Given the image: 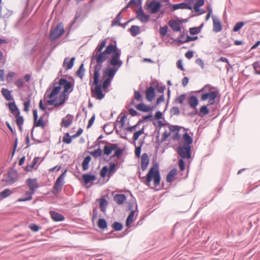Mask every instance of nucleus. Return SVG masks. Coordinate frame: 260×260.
I'll return each instance as SVG.
<instances>
[{
	"mask_svg": "<svg viewBox=\"0 0 260 260\" xmlns=\"http://www.w3.org/2000/svg\"><path fill=\"white\" fill-rule=\"evenodd\" d=\"M118 70V69L116 68L115 67L110 68H108L104 71V74L107 77L106 79H109L110 80H111L114 77Z\"/></svg>",
	"mask_w": 260,
	"mask_h": 260,
	"instance_id": "2eb2a0df",
	"label": "nucleus"
},
{
	"mask_svg": "<svg viewBox=\"0 0 260 260\" xmlns=\"http://www.w3.org/2000/svg\"><path fill=\"white\" fill-rule=\"evenodd\" d=\"M72 139L69 133H67L62 139V142L66 144H70L72 143Z\"/></svg>",
	"mask_w": 260,
	"mask_h": 260,
	"instance_id": "13d9d810",
	"label": "nucleus"
},
{
	"mask_svg": "<svg viewBox=\"0 0 260 260\" xmlns=\"http://www.w3.org/2000/svg\"><path fill=\"white\" fill-rule=\"evenodd\" d=\"M50 214L51 217L54 221L59 222L64 220V217L62 214L55 211H50Z\"/></svg>",
	"mask_w": 260,
	"mask_h": 260,
	"instance_id": "5701e85b",
	"label": "nucleus"
},
{
	"mask_svg": "<svg viewBox=\"0 0 260 260\" xmlns=\"http://www.w3.org/2000/svg\"><path fill=\"white\" fill-rule=\"evenodd\" d=\"M2 94L5 99L8 101H14V98L11 94V91L9 90L8 89L3 88L2 89Z\"/></svg>",
	"mask_w": 260,
	"mask_h": 260,
	"instance_id": "cd10ccee",
	"label": "nucleus"
},
{
	"mask_svg": "<svg viewBox=\"0 0 260 260\" xmlns=\"http://www.w3.org/2000/svg\"><path fill=\"white\" fill-rule=\"evenodd\" d=\"M182 22V21L180 20L179 21V22H178L176 20L171 19L169 21L168 24L174 31L179 32L181 31V29L180 23Z\"/></svg>",
	"mask_w": 260,
	"mask_h": 260,
	"instance_id": "a211bd4d",
	"label": "nucleus"
},
{
	"mask_svg": "<svg viewBox=\"0 0 260 260\" xmlns=\"http://www.w3.org/2000/svg\"><path fill=\"white\" fill-rule=\"evenodd\" d=\"M121 11H120L118 14L117 15L116 17L112 20V26L114 25H121V23L120 22V20L121 19Z\"/></svg>",
	"mask_w": 260,
	"mask_h": 260,
	"instance_id": "c03bdc74",
	"label": "nucleus"
},
{
	"mask_svg": "<svg viewBox=\"0 0 260 260\" xmlns=\"http://www.w3.org/2000/svg\"><path fill=\"white\" fill-rule=\"evenodd\" d=\"M14 116L16 118V121L17 125L19 127V128L20 129H21L22 125L24 122V118H23V116H20V114L17 115V114H16L15 115H14Z\"/></svg>",
	"mask_w": 260,
	"mask_h": 260,
	"instance_id": "de8ad7c7",
	"label": "nucleus"
},
{
	"mask_svg": "<svg viewBox=\"0 0 260 260\" xmlns=\"http://www.w3.org/2000/svg\"><path fill=\"white\" fill-rule=\"evenodd\" d=\"M66 93L62 92L59 96L58 98H55L52 100L47 101L48 104L50 105H53L55 107H58L63 105L68 99Z\"/></svg>",
	"mask_w": 260,
	"mask_h": 260,
	"instance_id": "0eeeda50",
	"label": "nucleus"
},
{
	"mask_svg": "<svg viewBox=\"0 0 260 260\" xmlns=\"http://www.w3.org/2000/svg\"><path fill=\"white\" fill-rule=\"evenodd\" d=\"M108 204V201L104 198H102L100 199V209L101 211L103 213H105L106 212Z\"/></svg>",
	"mask_w": 260,
	"mask_h": 260,
	"instance_id": "c9c22d12",
	"label": "nucleus"
},
{
	"mask_svg": "<svg viewBox=\"0 0 260 260\" xmlns=\"http://www.w3.org/2000/svg\"><path fill=\"white\" fill-rule=\"evenodd\" d=\"M112 151H113L112 150V148L110 145H107L104 147L103 152L105 155L108 156L112 153Z\"/></svg>",
	"mask_w": 260,
	"mask_h": 260,
	"instance_id": "69168bd1",
	"label": "nucleus"
},
{
	"mask_svg": "<svg viewBox=\"0 0 260 260\" xmlns=\"http://www.w3.org/2000/svg\"><path fill=\"white\" fill-rule=\"evenodd\" d=\"M136 108L139 111L148 112L152 111L155 108V106H149L142 103L136 105Z\"/></svg>",
	"mask_w": 260,
	"mask_h": 260,
	"instance_id": "6ab92c4d",
	"label": "nucleus"
},
{
	"mask_svg": "<svg viewBox=\"0 0 260 260\" xmlns=\"http://www.w3.org/2000/svg\"><path fill=\"white\" fill-rule=\"evenodd\" d=\"M62 187L63 186L61 185H57V184H54L52 188V192L54 194H57L60 193L62 190Z\"/></svg>",
	"mask_w": 260,
	"mask_h": 260,
	"instance_id": "603ef678",
	"label": "nucleus"
},
{
	"mask_svg": "<svg viewBox=\"0 0 260 260\" xmlns=\"http://www.w3.org/2000/svg\"><path fill=\"white\" fill-rule=\"evenodd\" d=\"M186 94H185V93L182 94L180 95L179 96H177L175 99V102L177 103L182 104H183V102L185 101V100L186 99Z\"/></svg>",
	"mask_w": 260,
	"mask_h": 260,
	"instance_id": "bf43d9fd",
	"label": "nucleus"
},
{
	"mask_svg": "<svg viewBox=\"0 0 260 260\" xmlns=\"http://www.w3.org/2000/svg\"><path fill=\"white\" fill-rule=\"evenodd\" d=\"M218 91L209 90L206 92L202 93L201 101H208V105H213L215 103V99L218 95Z\"/></svg>",
	"mask_w": 260,
	"mask_h": 260,
	"instance_id": "20e7f679",
	"label": "nucleus"
},
{
	"mask_svg": "<svg viewBox=\"0 0 260 260\" xmlns=\"http://www.w3.org/2000/svg\"><path fill=\"white\" fill-rule=\"evenodd\" d=\"M46 114H44L43 116H41L40 118L36 121H34V126L44 127L45 126V122L43 120V117Z\"/></svg>",
	"mask_w": 260,
	"mask_h": 260,
	"instance_id": "37998d69",
	"label": "nucleus"
},
{
	"mask_svg": "<svg viewBox=\"0 0 260 260\" xmlns=\"http://www.w3.org/2000/svg\"><path fill=\"white\" fill-rule=\"evenodd\" d=\"M253 67L256 74L260 75V62L256 61L253 63Z\"/></svg>",
	"mask_w": 260,
	"mask_h": 260,
	"instance_id": "338daca9",
	"label": "nucleus"
},
{
	"mask_svg": "<svg viewBox=\"0 0 260 260\" xmlns=\"http://www.w3.org/2000/svg\"><path fill=\"white\" fill-rule=\"evenodd\" d=\"M91 159L90 155L86 156L82 162V169L83 171H86L89 168V164Z\"/></svg>",
	"mask_w": 260,
	"mask_h": 260,
	"instance_id": "58836bf2",
	"label": "nucleus"
},
{
	"mask_svg": "<svg viewBox=\"0 0 260 260\" xmlns=\"http://www.w3.org/2000/svg\"><path fill=\"white\" fill-rule=\"evenodd\" d=\"M85 69L84 67V63H82L78 69V71L76 73V76L79 77L80 78L82 79L84 76Z\"/></svg>",
	"mask_w": 260,
	"mask_h": 260,
	"instance_id": "a18cd8bd",
	"label": "nucleus"
},
{
	"mask_svg": "<svg viewBox=\"0 0 260 260\" xmlns=\"http://www.w3.org/2000/svg\"><path fill=\"white\" fill-rule=\"evenodd\" d=\"M161 7V2L153 0L147 5V9L149 10L151 13L155 14L160 10Z\"/></svg>",
	"mask_w": 260,
	"mask_h": 260,
	"instance_id": "1a4fd4ad",
	"label": "nucleus"
},
{
	"mask_svg": "<svg viewBox=\"0 0 260 260\" xmlns=\"http://www.w3.org/2000/svg\"><path fill=\"white\" fill-rule=\"evenodd\" d=\"M112 226L116 231H120L123 228L122 224L117 221L114 222L112 225Z\"/></svg>",
	"mask_w": 260,
	"mask_h": 260,
	"instance_id": "6e6d98bb",
	"label": "nucleus"
},
{
	"mask_svg": "<svg viewBox=\"0 0 260 260\" xmlns=\"http://www.w3.org/2000/svg\"><path fill=\"white\" fill-rule=\"evenodd\" d=\"M127 207L128 209L131 211L126 219V226L128 227L134 221V216L135 211L133 210L132 206L131 204L128 205Z\"/></svg>",
	"mask_w": 260,
	"mask_h": 260,
	"instance_id": "4be33fe9",
	"label": "nucleus"
},
{
	"mask_svg": "<svg viewBox=\"0 0 260 260\" xmlns=\"http://www.w3.org/2000/svg\"><path fill=\"white\" fill-rule=\"evenodd\" d=\"M34 193V192L30 191V192L27 191L25 194L21 198L18 199V202H26L30 201L32 199V195Z\"/></svg>",
	"mask_w": 260,
	"mask_h": 260,
	"instance_id": "e433bc0d",
	"label": "nucleus"
},
{
	"mask_svg": "<svg viewBox=\"0 0 260 260\" xmlns=\"http://www.w3.org/2000/svg\"><path fill=\"white\" fill-rule=\"evenodd\" d=\"M212 19H213V30L215 32H220L222 30V28L221 23L220 20L218 18L215 17L213 15L212 16Z\"/></svg>",
	"mask_w": 260,
	"mask_h": 260,
	"instance_id": "dca6fc26",
	"label": "nucleus"
},
{
	"mask_svg": "<svg viewBox=\"0 0 260 260\" xmlns=\"http://www.w3.org/2000/svg\"><path fill=\"white\" fill-rule=\"evenodd\" d=\"M67 170H65L57 178L54 184H57V185H59L61 186H63L64 184V178L66 176Z\"/></svg>",
	"mask_w": 260,
	"mask_h": 260,
	"instance_id": "473e14b6",
	"label": "nucleus"
},
{
	"mask_svg": "<svg viewBox=\"0 0 260 260\" xmlns=\"http://www.w3.org/2000/svg\"><path fill=\"white\" fill-rule=\"evenodd\" d=\"M153 84V83H150V86L145 91L146 99L148 102H151L156 95L155 87L152 86Z\"/></svg>",
	"mask_w": 260,
	"mask_h": 260,
	"instance_id": "9d476101",
	"label": "nucleus"
},
{
	"mask_svg": "<svg viewBox=\"0 0 260 260\" xmlns=\"http://www.w3.org/2000/svg\"><path fill=\"white\" fill-rule=\"evenodd\" d=\"M12 193V192L10 189H5L0 192V198L2 199H5L10 196Z\"/></svg>",
	"mask_w": 260,
	"mask_h": 260,
	"instance_id": "8fccbe9b",
	"label": "nucleus"
},
{
	"mask_svg": "<svg viewBox=\"0 0 260 260\" xmlns=\"http://www.w3.org/2000/svg\"><path fill=\"white\" fill-rule=\"evenodd\" d=\"M205 0H198L194 4L193 9L194 10H198L199 8L204 5Z\"/></svg>",
	"mask_w": 260,
	"mask_h": 260,
	"instance_id": "e2e57ef3",
	"label": "nucleus"
},
{
	"mask_svg": "<svg viewBox=\"0 0 260 260\" xmlns=\"http://www.w3.org/2000/svg\"><path fill=\"white\" fill-rule=\"evenodd\" d=\"M73 115L68 114L65 118L62 119L61 125L64 127H68L72 124L73 120Z\"/></svg>",
	"mask_w": 260,
	"mask_h": 260,
	"instance_id": "f3484780",
	"label": "nucleus"
},
{
	"mask_svg": "<svg viewBox=\"0 0 260 260\" xmlns=\"http://www.w3.org/2000/svg\"><path fill=\"white\" fill-rule=\"evenodd\" d=\"M198 38V36L191 37L187 35L185 40H181L180 38H177L174 41L177 42L178 44H183L185 43H188L190 41H194L197 40Z\"/></svg>",
	"mask_w": 260,
	"mask_h": 260,
	"instance_id": "c756f323",
	"label": "nucleus"
},
{
	"mask_svg": "<svg viewBox=\"0 0 260 260\" xmlns=\"http://www.w3.org/2000/svg\"><path fill=\"white\" fill-rule=\"evenodd\" d=\"M177 152L181 156V159H189L191 157V147L179 146L177 148Z\"/></svg>",
	"mask_w": 260,
	"mask_h": 260,
	"instance_id": "6e6552de",
	"label": "nucleus"
},
{
	"mask_svg": "<svg viewBox=\"0 0 260 260\" xmlns=\"http://www.w3.org/2000/svg\"><path fill=\"white\" fill-rule=\"evenodd\" d=\"M67 170H65L57 178L54 184H57V185H59L61 186H63L64 184V178L66 176Z\"/></svg>",
	"mask_w": 260,
	"mask_h": 260,
	"instance_id": "72a5a7b5",
	"label": "nucleus"
},
{
	"mask_svg": "<svg viewBox=\"0 0 260 260\" xmlns=\"http://www.w3.org/2000/svg\"><path fill=\"white\" fill-rule=\"evenodd\" d=\"M67 170H65L57 178L54 184H57V185H59L61 186H63L64 184V178L66 176Z\"/></svg>",
	"mask_w": 260,
	"mask_h": 260,
	"instance_id": "f704fd0d",
	"label": "nucleus"
},
{
	"mask_svg": "<svg viewBox=\"0 0 260 260\" xmlns=\"http://www.w3.org/2000/svg\"><path fill=\"white\" fill-rule=\"evenodd\" d=\"M145 178V177L143 179ZM153 179L154 183L155 186H158L160 184L161 180L159 164L155 162L153 165V166L150 168L148 173L146 177L145 183L148 186H150L151 180Z\"/></svg>",
	"mask_w": 260,
	"mask_h": 260,
	"instance_id": "7ed1b4c3",
	"label": "nucleus"
},
{
	"mask_svg": "<svg viewBox=\"0 0 260 260\" xmlns=\"http://www.w3.org/2000/svg\"><path fill=\"white\" fill-rule=\"evenodd\" d=\"M100 78V77H99ZM111 80L109 79H105L101 85L99 84V78H98V82L94 83V73H93V81L91 84V96L92 98H95L97 100H101L105 96L102 91V88L104 90L107 91L108 87L110 84Z\"/></svg>",
	"mask_w": 260,
	"mask_h": 260,
	"instance_id": "f03ea898",
	"label": "nucleus"
},
{
	"mask_svg": "<svg viewBox=\"0 0 260 260\" xmlns=\"http://www.w3.org/2000/svg\"><path fill=\"white\" fill-rule=\"evenodd\" d=\"M106 142L105 141L99 142L96 144L97 145L99 146V148L93 151L90 152V154L92 155L95 159L99 157H101L102 155L103 151L102 149L100 147V143H105Z\"/></svg>",
	"mask_w": 260,
	"mask_h": 260,
	"instance_id": "a878e982",
	"label": "nucleus"
},
{
	"mask_svg": "<svg viewBox=\"0 0 260 260\" xmlns=\"http://www.w3.org/2000/svg\"><path fill=\"white\" fill-rule=\"evenodd\" d=\"M18 180V174L16 170L11 169L8 173V182L13 184Z\"/></svg>",
	"mask_w": 260,
	"mask_h": 260,
	"instance_id": "f8f14e48",
	"label": "nucleus"
},
{
	"mask_svg": "<svg viewBox=\"0 0 260 260\" xmlns=\"http://www.w3.org/2000/svg\"><path fill=\"white\" fill-rule=\"evenodd\" d=\"M59 84H60L61 87L63 86V92L67 93L73 87V85L70 81H68L64 78H61L59 80Z\"/></svg>",
	"mask_w": 260,
	"mask_h": 260,
	"instance_id": "ddd939ff",
	"label": "nucleus"
},
{
	"mask_svg": "<svg viewBox=\"0 0 260 260\" xmlns=\"http://www.w3.org/2000/svg\"><path fill=\"white\" fill-rule=\"evenodd\" d=\"M84 183L87 185L91 181H93L96 179V176L94 175L89 174H84L82 176Z\"/></svg>",
	"mask_w": 260,
	"mask_h": 260,
	"instance_id": "bb28decb",
	"label": "nucleus"
},
{
	"mask_svg": "<svg viewBox=\"0 0 260 260\" xmlns=\"http://www.w3.org/2000/svg\"><path fill=\"white\" fill-rule=\"evenodd\" d=\"M144 122V120H139L135 125L131 126H128L126 128V131L132 132L135 130L142 123Z\"/></svg>",
	"mask_w": 260,
	"mask_h": 260,
	"instance_id": "4d7b16f0",
	"label": "nucleus"
},
{
	"mask_svg": "<svg viewBox=\"0 0 260 260\" xmlns=\"http://www.w3.org/2000/svg\"><path fill=\"white\" fill-rule=\"evenodd\" d=\"M64 32L63 24L62 22H59L54 27L51 29L49 38L51 40H55L61 36Z\"/></svg>",
	"mask_w": 260,
	"mask_h": 260,
	"instance_id": "39448f33",
	"label": "nucleus"
},
{
	"mask_svg": "<svg viewBox=\"0 0 260 260\" xmlns=\"http://www.w3.org/2000/svg\"><path fill=\"white\" fill-rule=\"evenodd\" d=\"M188 104L190 108L196 109L199 104L198 98L194 95H191L187 100Z\"/></svg>",
	"mask_w": 260,
	"mask_h": 260,
	"instance_id": "393cba45",
	"label": "nucleus"
},
{
	"mask_svg": "<svg viewBox=\"0 0 260 260\" xmlns=\"http://www.w3.org/2000/svg\"><path fill=\"white\" fill-rule=\"evenodd\" d=\"M208 104L207 105L203 106L201 107L198 114L201 117H203L207 115L209 113V110L208 108Z\"/></svg>",
	"mask_w": 260,
	"mask_h": 260,
	"instance_id": "79ce46f5",
	"label": "nucleus"
},
{
	"mask_svg": "<svg viewBox=\"0 0 260 260\" xmlns=\"http://www.w3.org/2000/svg\"><path fill=\"white\" fill-rule=\"evenodd\" d=\"M183 139L185 142L183 145V146L191 147L190 145L192 143L193 139L187 133H185L183 135Z\"/></svg>",
	"mask_w": 260,
	"mask_h": 260,
	"instance_id": "c85d7f7f",
	"label": "nucleus"
},
{
	"mask_svg": "<svg viewBox=\"0 0 260 260\" xmlns=\"http://www.w3.org/2000/svg\"><path fill=\"white\" fill-rule=\"evenodd\" d=\"M107 173H109V168L107 166H104L100 172V176L102 178H105Z\"/></svg>",
	"mask_w": 260,
	"mask_h": 260,
	"instance_id": "052dcab7",
	"label": "nucleus"
},
{
	"mask_svg": "<svg viewBox=\"0 0 260 260\" xmlns=\"http://www.w3.org/2000/svg\"><path fill=\"white\" fill-rule=\"evenodd\" d=\"M121 54V51L115 52L114 54H112L111 57L108 60V62L111 66H113V67H115L118 70L123 64V61L120 59Z\"/></svg>",
	"mask_w": 260,
	"mask_h": 260,
	"instance_id": "423d86ee",
	"label": "nucleus"
},
{
	"mask_svg": "<svg viewBox=\"0 0 260 260\" xmlns=\"http://www.w3.org/2000/svg\"><path fill=\"white\" fill-rule=\"evenodd\" d=\"M123 152V150L122 148H119L114 151V153L110 156V159L114 157H117L118 159L121 158Z\"/></svg>",
	"mask_w": 260,
	"mask_h": 260,
	"instance_id": "09e8293b",
	"label": "nucleus"
},
{
	"mask_svg": "<svg viewBox=\"0 0 260 260\" xmlns=\"http://www.w3.org/2000/svg\"><path fill=\"white\" fill-rule=\"evenodd\" d=\"M12 101V102L8 104L10 111L14 116L17 114V115L20 114L19 109L16 105L14 100Z\"/></svg>",
	"mask_w": 260,
	"mask_h": 260,
	"instance_id": "b1692460",
	"label": "nucleus"
},
{
	"mask_svg": "<svg viewBox=\"0 0 260 260\" xmlns=\"http://www.w3.org/2000/svg\"><path fill=\"white\" fill-rule=\"evenodd\" d=\"M40 158L39 157H35L34 159L32 160V161L30 165H28L25 167V170L27 172H30L32 170V169L34 168L35 166L37 164L38 160Z\"/></svg>",
	"mask_w": 260,
	"mask_h": 260,
	"instance_id": "49530a36",
	"label": "nucleus"
},
{
	"mask_svg": "<svg viewBox=\"0 0 260 260\" xmlns=\"http://www.w3.org/2000/svg\"><path fill=\"white\" fill-rule=\"evenodd\" d=\"M180 113V109L177 107H173L170 109L171 116L179 115Z\"/></svg>",
	"mask_w": 260,
	"mask_h": 260,
	"instance_id": "680f3d73",
	"label": "nucleus"
},
{
	"mask_svg": "<svg viewBox=\"0 0 260 260\" xmlns=\"http://www.w3.org/2000/svg\"><path fill=\"white\" fill-rule=\"evenodd\" d=\"M245 24V22L240 21L237 22L233 28L234 32H237L240 30L241 28Z\"/></svg>",
	"mask_w": 260,
	"mask_h": 260,
	"instance_id": "5fc2aeb1",
	"label": "nucleus"
},
{
	"mask_svg": "<svg viewBox=\"0 0 260 260\" xmlns=\"http://www.w3.org/2000/svg\"><path fill=\"white\" fill-rule=\"evenodd\" d=\"M103 129H104V132L107 135L111 134L114 131V129L112 128V126L110 124H105L103 126Z\"/></svg>",
	"mask_w": 260,
	"mask_h": 260,
	"instance_id": "864d4df0",
	"label": "nucleus"
},
{
	"mask_svg": "<svg viewBox=\"0 0 260 260\" xmlns=\"http://www.w3.org/2000/svg\"><path fill=\"white\" fill-rule=\"evenodd\" d=\"M176 173L177 169H173L168 173L167 176L168 182H171L173 180Z\"/></svg>",
	"mask_w": 260,
	"mask_h": 260,
	"instance_id": "ea45409f",
	"label": "nucleus"
},
{
	"mask_svg": "<svg viewBox=\"0 0 260 260\" xmlns=\"http://www.w3.org/2000/svg\"><path fill=\"white\" fill-rule=\"evenodd\" d=\"M75 57H73L70 60L68 57H66L64 59L62 66L66 69V70L71 69L74 64Z\"/></svg>",
	"mask_w": 260,
	"mask_h": 260,
	"instance_id": "412c9836",
	"label": "nucleus"
},
{
	"mask_svg": "<svg viewBox=\"0 0 260 260\" xmlns=\"http://www.w3.org/2000/svg\"><path fill=\"white\" fill-rule=\"evenodd\" d=\"M142 22H147L149 21L150 16L148 15H146L144 13V15H142L141 17L138 18Z\"/></svg>",
	"mask_w": 260,
	"mask_h": 260,
	"instance_id": "774afa93",
	"label": "nucleus"
},
{
	"mask_svg": "<svg viewBox=\"0 0 260 260\" xmlns=\"http://www.w3.org/2000/svg\"><path fill=\"white\" fill-rule=\"evenodd\" d=\"M149 162V156L146 153H144L141 156V167L142 171H144L148 167Z\"/></svg>",
	"mask_w": 260,
	"mask_h": 260,
	"instance_id": "4468645a",
	"label": "nucleus"
},
{
	"mask_svg": "<svg viewBox=\"0 0 260 260\" xmlns=\"http://www.w3.org/2000/svg\"><path fill=\"white\" fill-rule=\"evenodd\" d=\"M109 175H112L114 174L116 171V166L117 165V164H116L115 162H110L109 163Z\"/></svg>",
	"mask_w": 260,
	"mask_h": 260,
	"instance_id": "3c124183",
	"label": "nucleus"
},
{
	"mask_svg": "<svg viewBox=\"0 0 260 260\" xmlns=\"http://www.w3.org/2000/svg\"><path fill=\"white\" fill-rule=\"evenodd\" d=\"M98 227L103 231L107 229L108 224L104 218H100L98 221Z\"/></svg>",
	"mask_w": 260,
	"mask_h": 260,
	"instance_id": "4c0bfd02",
	"label": "nucleus"
},
{
	"mask_svg": "<svg viewBox=\"0 0 260 260\" xmlns=\"http://www.w3.org/2000/svg\"><path fill=\"white\" fill-rule=\"evenodd\" d=\"M107 40L104 39L100 41L97 47L94 50L91 56V63L95 61L96 64L94 67V83L98 82V78L100 76V71L103 67V63L107 60L108 55L114 54V52L121 51L118 49L116 44H109L105 50H103L106 47Z\"/></svg>",
	"mask_w": 260,
	"mask_h": 260,
	"instance_id": "f257e3e1",
	"label": "nucleus"
},
{
	"mask_svg": "<svg viewBox=\"0 0 260 260\" xmlns=\"http://www.w3.org/2000/svg\"><path fill=\"white\" fill-rule=\"evenodd\" d=\"M26 184L28 186L29 190L35 192V191L39 187L36 178H28L26 180Z\"/></svg>",
	"mask_w": 260,
	"mask_h": 260,
	"instance_id": "9b49d317",
	"label": "nucleus"
},
{
	"mask_svg": "<svg viewBox=\"0 0 260 260\" xmlns=\"http://www.w3.org/2000/svg\"><path fill=\"white\" fill-rule=\"evenodd\" d=\"M126 199V196L124 194H116L114 197V201L118 205L122 204Z\"/></svg>",
	"mask_w": 260,
	"mask_h": 260,
	"instance_id": "2f4dec72",
	"label": "nucleus"
},
{
	"mask_svg": "<svg viewBox=\"0 0 260 260\" xmlns=\"http://www.w3.org/2000/svg\"><path fill=\"white\" fill-rule=\"evenodd\" d=\"M61 89V87L60 84L58 86H54L51 92L48 95L47 97L49 99L52 100L53 98L55 97Z\"/></svg>",
	"mask_w": 260,
	"mask_h": 260,
	"instance_id": "7c9ffc66",
	"label": "nucleus"
},
{
	"mask_svg": "<svg viewBox=\"0 0 260 260\" xmlns=\"http://www.w3.org/2000/svg\"><path fill=\"white\" fill-rule=\"evenodd\" d=\"M154 87H155V89H157V91L159 93H162V94H164V91L166 89V86L165 85L159 86V84L157 83L154 86Z\"/></svg>",
	"mask_w": 260,
	"mask_h": 260,
	"instance_id": "0e129e2a",
	"label": "nucleus"
},
{
	"mask_svg": "<svg viewBox=\"0 0 260 260\" xmlns=\"http://www.w3.org/2000/svg\"><path fill=\"white\" fill-rule=\"evenodd\" d=\"M129 30L133 37H136L140 33V27L137 25H132Z\"/></svg>",
	"mask_w": 260,
	"mask_h": 260,
	"instance_id": "a19ab883",
	"label": "nucleus"
},
{
	"mask_svg": "<svg viewBox=\"0 0 260 260\" xmlns=\"http://www.w3.org/2000/svg\"><path fill=\"white\" fill-rule=\"evenodd\" d=\"M188 9L192 10V7L186 2H182L179 4H176L172 5V11H175L178 9Z\"/></svg>",
	"mask_w": 260,
	"mask_h": 260,
	"instance_id": "aec40b11",
	"label": "nucleus"
}]
</instances>
